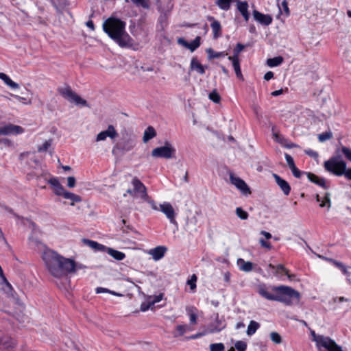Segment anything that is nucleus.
Wrapping results in <instances>:
<instances>
[{"label": "nucleus", "mask_w": 351, "mask_h": 351, "mask_svg": "<svg viewBox=\"0 0 351 351\" xmlns=\"http://www.w3.org/2000/svg\"><path fill=\"white\" fill-rule=\"evenodd\" d=\"M24 130L19 125L8 124L0 127V135L19 134L23 133Z\"/></svg>", "instance_id": "f8f14e48"}, {"label": "nucleus", "mask_w": 351, "mask_h": 351, "mask_svg": "<svg viewBox=\"0 0 351 351\" xmlns=\"http://www.w3.org/2000/svg\"><path fill=\"white\" fill-rule=\"evenodd\" d=\"M51 145V140L46 141L41 146L38 148L39 152L47 151Z\"/></svg>", "instance_id": "864d4df0"}, {"label": "nucleus", "mask_w": 351, "mask_h": 351, "mask_svg": "<svg viewBox=\"0 0 351 351\" xmlns=\"http://www.w3.org/2000/svg\"><path fill=\"white\" fill-rule=\"evenodd\" d=\"M176 150L168 141L161 147H156L152 151V156L154 158L170 159L175 157Z\"/></svg>", "instance_id": "6e6552de"}, {"label": "nucleus", "mask_w": 351, "mask_h": 351, "mask_svg": "<svg viewBox=\"0 0 351 351\" xmlns=\"http://www.w3.org/2000/svg\"><path fill=\"white\" fill-rule=\"evenodd\" d=\"M330 194L329 193H326L323 197H321L319 195H316V200L317 202H319V206L326 207L328 210L331 207V202H330Z\"/></svg>", "instance_id": "4be33fe9"}, {"label": "nucleus", "mask_w": 351, "mask_h": 351, "mask_svg": "<svg viewBox=\"0 0 351 351\" xmlns=\"http://www.w3.org/2000/svg\"><path fill=\"white\" fill-rule=\"evenodd\" d=\"M236 214L238 217H239L242 220H245L248 218V213L243 210L241 207H238L236 208Z\"/></svg>", "instance_id": "79ce46f5"}, {"label": "nucleus", "mask_w": 351, "mask_h": 351, "mask_svg": "<svg viewBox=\"0 0 351 351\" xmlns=\"http://www.w3.org/2000/svg\"><path fill=\"white\" fill-rule=\"evenodd\" d=\"M285 157L289 169L295 166L294 160L289 154H285Z\"/></svg>", "instance_id": "4d7b16f0"}, {"label": "nucleus", "mask_w": 351, "mask_h": 351, "mask_svg": "<svg viewBox=\"0 0 351 351\" xmlns=\"http://www.w3.org/2000/svg\"><path fill=\"white\" fill-rule=\"evenodd\" d=\"M0 79L2 80L4 83L12 89H16L19 88V85L12 81L9 76L3 73H0Z\"/></svg>", "instance_id": "c756f323"}, {"label": "nucleus", "mask_w": 351, "mask_h": 351, "mask_svg": "<svg viewBox=\"0 0 351 351\" xmlns=\"http://www.w3.org/2000/svg\"><path fill=\"white\" fill-rule=\"evenodd\" d=\"M58 92L61 96L71 103L83 106H88L87 101L77 95L69 85H64L58 88Z\"/></svg>", "instance_id": "423d86ee"}, {"label": "nucleus", "mask_w": 351, "mask_h": 351, "mask_svg": "<svg viewBox=\"0 0 351 351\" xmlns=\"http://www.w3.org/2000/svg\"><path fill=\"white\" fill-rule=\"evenodd\" d=\"M270 338L271 340L276 344H280L282 342L281 336L276 332H271Z\"/></svg>", "instance_id": "09e8293b"}, {"label": "nucleus", "mask_w": 351, "mask_h": 351, "mask_svg": "<svg viewBox=\"0 0 351 351\" xmlns=\"http://www.w3.org/2000/svg\"><path fill=\"white\" fill-rule=\"evenodd\" d=\"M281 5H282L285 12L286 13V14L289 15V9L288 7V3L286 1V0L282 1Z\"/></svg>", "instance_id": "69168bd1"}, {"label": "nucleus", "mask_w": 351, "mask_h": 351, "mask_svg": "<svg viewBox=\"0 0 351 351\" xmlns=\"http://www.w3.org/2000/svg\"><path fill=\"white\" fill-rule=\"evenodd\" d=\"M0 278L1 280V284L2 285V286H5V287H3V289L4 290L5 292L9 293L12 290V287L11 284L8 282V280L4 276V274H3V276H0Z\"/></svg>", "instance_id": "4c0bfd02"}, {"label": "nucleus", "mask_w": 351, "mask_h": 351, "mask_svg": "<svg viewBox=\"0 0 351 351\" xmlns=\"http://www.w3.org/2000/svg\"><path fill=\"white\" fill-rule=\"evenodd\" d=\"M324 167L326 171L337 176H341L346 170V163L341 156H335L325 161Z\"/></svg>", "instance_id": "20e7f679"}, {"label": "nucleus", "mask_w": 351, "mask_h": 351, "mask_svg": "<svg viewBox=\"0 0 351 351\" xmlns=\"http://www.w3.org/2000/svg\"><path fill=\"white\" fill-rule=\"evenodd\" d=\"M178 44L182 45L183 47L189 49V43L186 40H185L184 38H178Z\"/></svg>", "instance_id": "338daca9"}, {"label": "nucleus", "mask_w": 351, "mask_h": 351, "mask_svg": "<svg viewBox=\"0 0 351 351\" xmlns=\"http://www.w3.org/2000/svg\"><path fill=\"white\" fill-rule=\"evenodd\" d=\"M343 176H345V177L348 179V180H351V168L350 169H347L346 167V170H344V173L343 174Z\"/></svg>", "instance_id": "774afa93"}, {"label": "nucleus", "mask_w": 351, "mask_h": 351, "mask_svg": "<svg viewBox=\"0 0 351 351\" xmlns=\"http://www.w3.org/2000/svg\"><path fill=\"white\" fill-rule=\"evenodd\" d=\"M190 330V328L186 324L178 325L176 328V331L173 332V337H178L182 336L185 332Z\"/></svg>", "instance_id": "473e14b6"}, {"label": "nucleus", "mask_w": 351, "mask_h": 351, "mask_svg": "<svg viewBox=\"0 0 351 351\" xmlns=\"http://www.w3.org/2000/svg\"><path fill=\"white\" fill-rule=\"evenodd\" d=\"M283 58L282 56H277L273 58L267 60V64L270 67L278 66L283 62Z\"/></svg>", "instance_id": "72a5a7b5"}, {"label": "nucleus", "mask_w": 351, "mask_h": 351, "mask_svg": "<svg viewBox=\"0 0 351 351\" xmlns=\"http://www.w3.org/2000/svg\"><path fill=\"white\" fill-rule=\"evenodd\" d=\"M237 265L241 271L250 272L253 269V263L250 261H245L243 258L237 260Z\"/></svg>", "instance_id": "a878e982"}, {"label": "nucleus", "mask_w": 351, "mask_h": 351, "mask_svg": "<svg viewBox=\"0 0 351 351\" xmlns=\"http://www.w3.org/2000/svg\"><path fill=\"white\" fill-rule=\"evenodd\" d=\"M259 327L260 324L258 322L253 320L250 321L246 331L247 335L248 336H252L256 332V331L259 328Z\"/></svg>", "instance_id": "f704fd0d"}, {"label": "nucleus", "mask_w": 351, "mask_h": 351, "mask_svg": "<svg viewBox=\"0 0 351 351\" xmlns=\"http://www.w3.org/2000/svg\"><path fill=\"white\" fill-rule=\"evenodd\" d=\"M208 19L212 21L210 27L213 32V38H218L221 36V26L220 23L213 16L208 17Z\"/></svg>", "instance_id": "412c9836"}, {"label": "nucleus", "mask_w": 351, "mask_h": 351, "mask_svg": "<svg viewBox=\"0 0 351 351\" xmlns=\"http://www.w3.org/2000/svg\"><path fill=\"white\" fill-rule=\"evenodd\" d=\"M234 348L237 351H245L247 343L243 341H237L234 344Z\"/></svg>", "instance_id": "3c124183"}, {"label": "nucleus", "mask_w": 351, "mask_h": 351, "mask_svg": "<svg viewBox=\"0 0 351 351\" xmlns=\"http://www.w3.org/2000/svg\"><path fill=\"white\" fill-rule=\"evenodd\" d=\"M48 183L51 184L56 195L61 196L62 193H64L65 189L60 184L58 178H52L50 180H49Z\"/></svg>", "instance_id": "6ab92c4d"}, {"label": "nucleus", "mask_w": 351, "mask_h": 351, "mask_svg": "<svg viewBox=\"0 0 351 351\" xmlns=\"http://www.w3.org/2000/svg\"><path fill=\"white\" fill-rule=\"evenodd\" d=\"M61 196H63L65 199H71L73 202L71 204V206L74 205V202H80L82 200L79 195L69 192L66 190L64 191V193H62Z\"/></svg>", "instance_id": "2f4dec72"}, {"label": "nucleus", "mask_w": 351, "mask_h": 351, "mask_svg": "<svg viewBox=\"0 0 351 351\" xmlns=\"http://www.w3.org/2000/svg\"><path fill=\"white\" fill-rule=\"evenodd\" d=\"M206 52L208 54L209 58H221V57H224L227 55V53H225L224 51L215 52L210 48L206 50Z\"/></svg>", "instance_id": "58836bf2"}, {"label": "nucleus", "mask_w": 351, "mask_h": 351, "mask_svg": "<svg viewBox=\"0 0 351 351\" xmlns=\"http://www.w3.org/2000/svg\"><path fill=\"white\" fill-rule=\"evenodd\" d=\"M332 137L331 132H323L318 135V139L320 142H324L327 140L330 139Z\"/></svg>", "instance_id": "c03bdc74"}, {"label": "nucleus", "mask_w": 351, "mask_h": 351, "mask_svg": "<svg viewBox=\"0 0 351 351\" xmlns=\"http://www.w3.org/2000/svg\"><path fill=\"white\" fill-rule=\"evenodd\" d=\"M224 345L222 343H211L210 345V351H223Z\"/></svg>", "instance_id": "49530a36"}, {"label": "nucleus", "mask_w": 351, "mask_h": 351, "mask_svg": "<svg viewBox=\"0 0 351 351\" xmlns=\"http://www.w3.org/2000/svg\"><path fill=\"white\" fill-rule=\"evenodd\" d=\"M308 179L315 184L322 187L323 189H328V186L326 184V180L323 178H319L312 173H306Z\"/></svg>", "instance_id": "aec40b11"}, {"label": "nucleus", "mask_w": 351, "mask_h": 351, "mask_svg": "<svg viewBox=\"0 0 351 351\" xmlns=\"http://www.w3.org/2000/svg\"><path fill=\"white\" fill-rule=\"evenodd\" d=\"M82 242L91 249L95 250V251H106V247L105 245L100 244L96 241L84 239L82 240Z\"/></svg>", "instance_id": "393cba45"}, {"label": "nucleus", "mask_w": 351, "mask_h": 351, "mask_svg": "<svg viewBox=\"0 0 351 351\" xmlns=\"http://www.w3.org/2000/svg\"><path fill=\"white\" fill-rule=\"evenodd\" d=\"M95 291L97 293H109L112 295H117V293L114 291H110V290H109L106 288H104V287H97V288H96Z\"/></svg>", "instance_id": "bf43d9fd"}, {"label": "nucleus", "mask_w": 351, "mask_h": 351, "mask_svg": "<svg viewBox=\"0 0 351 351\" xmlns=\"http://www.w3.org/2000/svg\"><path fill=\"white\" fill-rule=\"evenodd\" d=\"M230 182L234 185L242 193L247 195L250 193V190L246 183L240 178L236 176L233 173L230 174Z\"/></svg>", "instance_id": "9b49d317"}, {"label": "nucleus", "mask_w": 351, "mask_h": 351, "mask_svg": "<svg viewBox=\"0 0 351 351\" xmlns=\"http://www.w3.org/2000/svg\"><path fill=\"white\" fill-rule=\"evenodd\" d=\"M133 3L137 6H141L143 8H148L149 7V1L148 0H130Z\"/></svg>", "instance_id": "37998d69"}, {"label": "nucleus", "mask_w": 351, "mask_h": 351, "mask_svg": "<svg viewBox=\"0 0 351 351\" xmlns=\"http://www.w3.org/2000/svg\"><path fill=\"white\" fill-rule=\"evenodd\" d=\"M159 210L165 215L171 223L177 225L176 219V213L169 202H165L162 204H160Z\"/></svg>", "instance_id": "1a4fd4ad"}, {"label": "nucleus", "mask_w": 351, "mask_h": 351, "mask_svg": "<svg viewBox=\"0 0 351 351\" xmlns=\"http://www.w3.org/2000/svg\"><path fill=\"white\" fill-rule=\"evenodd\" d=\"M275 181L285 195H288L291 191L289 184L277 174H273Z\"/></svg>", "instance_id": "2eb2a0df"}, {"label": "nucleus", "mask_w": 351, "mask_h": 351, "mask_svg": "<svg viewBox=\"0 0 351 351\" xmlns=\"http://www.w3.org/2000/svg\"><path fill=\"white\" fill-rule=\"evenodd\" d=\"M341 151L343 154L345 155L346 158L350 161H351V149L346 147H343L341 148Z\"/></svg>", "instance_id": "13d9d810"}, {"label": "nucleus", "mask_w": 351, "mask_h": 351, "mask_svg": "<svg viewBox=\"0 0 351 351\" xmlns=\"http://www.w3.org/2000/svg\"><path fill=\"white\" fill-rule=\"evenodd\" d=\"M162 296H163L162 294H159L158 295H154L153 297H150L149 298V302L151 304L154 305L156 303L159 302L160 301L162 300Z\"/></svg>", "instance_id": "5fc2aeb1"}, {"label": "nucleus", "mask_w": 351, "mask_h": 351, "mask_svg": "<svg viewBox=\"0 0 351 351\" xmlns=\"http://www.w3.org/2000/svg\"><path fill=\"white\" fill-rule=\"evenodd\" d=\"M0 79L2 80L4 83L12 89H16L19 88V85L12 81L9 76L3 73H0Z\"/></svg>", "instance_id": "c85d7f7f"}, {"label": "nucleus", "mask_w": 351, "mask_h": 351, "mask_svg": "<svg viewBox=\"0 0 351 351\" xmlns=\"http://www.w3.org/2000/svg\"><path fill=\"white\" fill-rule=\"evenodd\" d=\"M143 199L144 201L147 202L151 206V207L152 208L153 210H159L160 206H158L156 203L151 197H149L147 194V197H144Z\"/></svg>", "instance_id": "de8ad7c7"}, {"label": "nucleus", "mask_w": 351, "mask_h": 351, "mask_svg": "<svg viewBox=\"0 0 351 351\" xmlns=\"http://www.w3.org/2000/svg\"><path fill=\"white\" fill-rule=\"evenodd\" d=\"M268 267L274 271V274L276 276H281L283 274L286 275L290 280H292L294 277V275L289 274V271L282 265H278L277 266H274L272 264H269Z\"/></svg>", "instance_id": "a211bd4d"}, {"label": "nucleus", "mask_w": 351, "mask_h": 351, "mask_svg": "<svg viewBox=\"0 0 351 351\" xmlns=\"http://www.w3.org/2000/svg\"><path fill=\"white\" fill-rule=\"evenodd\" d=\"M254 19L264 25H269L272 22V18L269 14H264L257 10L253 11Z\"/></svg>", "instance_id": "4468645a"}, {"label": "nucleus", "mask_w": 351, "mask_h": 351, "mask_svg": "<svg viewBox=\"0 0 351 351\" xmlns=\"http://www.w3.org/2000/svg\"><path fill=\"white\" fill-rule=\"evenodd\" d=\"M196 311L197 309L193 306L186 308V311L190 319V323L192 324H195L197 322Z\"/></svg>", "instance_id": "c9c22d12"}, {"label": "nucleus", "mask_w": 351, "mask_h": 351, "mask_svg": "<svg viewBox=\"0 0 351 351\" xmlns=\"http://www.w3.org/2000/svg\"><path fill=\"white\" fill-rule=\"evenodd\" d=\"M106 251L108 252V254H110L112 257H113L114 259L117 261H121L124 259L125 257V255L123 252L114 250L110 247H106Z\"/></svg>", "instance_id": "7c9ffc66"}, {"label": "nucleus", "mask_w": 351, "mask_h": 351, "mask_svg": "<svg viewBox=\"0 0 351 351\" xmlns=\"http://www.w3.org/2000/svg\"><path fill=\"white\" fill-rule=\"evenodd\" d=\"M210 332H219L226 328V324L224 321L219 319L217 315L215 322L210 325Z\"/></svg>", "instance_id": "b1692460"}, {"label": "nucleus", "mask_w": 351, "mask_h": 351, "mask_svg": "<svg viewBox=\"0 0 351 351\" xmlns=\"http://www.w3.org/2000/svg\"><path fill=\"white\" fill-rule=\"evenodd\" d=\"M104 31L121 47H130L134 40L125 32V23L121 20L110 17L103 23Z\"/></svg>", "instance_id": "7ed1b4c3"}, {"label": "nucleus", "mask_w": 351, "mask_h": 351, "mask_svg": "<svg viewBox=\"0 0 351 351\" xmlns=\"http://www.w3.org/2000/svg\"><path fill=\"white\" fill-rule=\"evenodd\" d=\"M133 192L136 195L137 197L141 198L147 197V189L145 186L137 178H134L132 180Z\"/></svg>", "instance_id": "9d476101"}, {"label": "nucleus", "mask_w": 351, "mask_h": 351, "mask_svg": "<svg viewBox=\"0 0 351 351\" xmlns=\"http://www.w3.org/2000/svg\"><path fill=\"white\" fill-rule=\"evenodd\" d=\"M228 60L232 61V66L237 77L239 79L243 80V76L242 75L241 70L240 68L239 59L236 58H228Z\"/></svg>", "instance_id": "cd10ccee"}, {"label": "nucleus", "mask_w": 351, "mask_h": 351, "mask_svg": "<svg viewBox=\"0 0 351 351\" xmlns=\"http://www.w3.org/2000/svg\"><path fill=\"white\" fill-rule=\"evenodd\" d=\"M244 49V45L241 43H237L236 47L234 49L233 53L234 55L232 56H229L228 58H239V54Z\"/></svg>", "instance_id": "a18cd8bd"}, {"label": "nucleus", "mask_w": 351, "mask_h": 351, "mask_svg": "<svg viewBox=\"0 0 351 351\" xmlns=\"http://www.w3.org/2000/svg\"><path fill=\"white\" fill-rule=\"evenodd\" d=\"M248 4L246 1H239L237 4V8L241 14L247 12Z\"/></svg>", "instance_id": "8fccbe9b"}, {"label": "nucleus", "mask_w": 351, "mask_h": 351, "mask_svg": "<svg viewBox=\"0 0 351 351\" xmlns=\"http://www.w3.org/2000/svg\"><path fill=\"white\" fill-rule=\"evenodd\" d=\"M232 0H216V5L223 10H228L230 8Z\"/></svg>", "instance_id": "e433bc0d"}, {"label": "nucleus", "mask_w": 351, "mask_h": 351, "mask_svg": "<svg viewBox=\"0 0 351 351\" xmlns=\"http://www.w3.org/2000/svg\"><path fill=\"white\" fill-rule=\"evenodd\" d=\"M312 335L319 351H343L341 348L330 338L322 335H316L314 331L312 332Z\"/></svg>", "instance_id": "39448f33"}, {"label": "nucleus", "mask_w": 351, "mask_h": 351, "mask_svg": "<svg viewBox=\"0 0 351 351\" xmlns=\"http://www.w3.org/2000/svg\"><path fill=\"white\" fill-rule=\"evenodd\" d=\"M75 178L73 176H69L67 178V186L69 188H73L75 186Z\"/></svg>", "instance_id": "680f3d73"}, {"label": "nucleus", "mask_w": 351, "mask_h": 351, "mask_svg": "<svg viewBox=\"0 0 351 351\" xmlns=\"http://www.w3.org/2000/svg\"><path fill=\"white\" fill-rule=\"evenodd\" d=\"M201 37L197 36L191 43H189V49L194 51L200 45Z\"/></svg>", "instance_id": "ea45409f"}, {"label": "nucleus", "mask_w": 351, "mask_h": 351, "mask_svg": "<svg viewBox=\"0 0 351 351\" xmlns=\"http://www.w3.org/2000/svg\"><path fill=\"white\" fill-rule=\"evenodd\" d=\"M333 264L338 267L344 275L348 276L349 272L348 271L347 267L343 265L342 263L337 261H332Z\"/></svg>", "instance_id": "a19ab883"}, {"label": "nucleus", "mask_w": 351, "mask_h": 351, "mask_svg": "<svg viewBox=\"0 0 351 351\" xmlns=\"http://www.w3.org/2000/svg\"><path fill=\"white\" fill-rule=\"evenodd\" d=\"M58 92L61 96L71 103L83 106H88L87 101L77 95L69 85H64L58 88Z\"/></svg>", "instance_id": "0eeeda50"}, {"label": "nucleus", "mask_w": 351, "mask_h": 351, "mask_svg": "<svg viewBox=\"0 0 351 351\" xmlns=\"http://www.w3.org/2000/svg\"><path fill=\"white\" fill-rule=\"evenodd\" d=\"M117 135V132H116L114 128L112 125H108L106 130L102 131L97 134L96 141H104L107 137H110V138L113 139L116 138Z\"/></svg>", "instance_id": "ddd939ff"}, {"label": "nucleus", "mask_w": 351, "mask_h": 351, "mask_svg": "<svg viewBox=\"0 0 351 351\" xmlns=\"http://www.w3.org/2000/svg\"><path fill=\"white\" fill-rule=\"evenodd\" d=\"M190 68L191 70H195L198 73L203 75L205 73V69L207 68V66L202 65L196 58H193L191 61Z\"/></svg>", "instance_id": "5701e85b"}, {"label": "nucleus", "mask_w": 351, "mask_h": 351, "mask_svg": "<svg viewBox=\"0 0 351 351\" xmlns=\"http://www.w3.org/2000/svg\"><path fill=\"white\" fill-rule=\"evenodd\" d=\"M196 281H197V276L195 274H193L191 276V278L187 281V285H189L190 286V288L191 289H194L196 287V284H195Z\"/></svg>", "instance_id": "6e6d98bb"}, {"label": "nucleus", "mask_w": 351, "mask_h": 351, "mask_svg": "<svg viewBox=\"0 0 351 351\" xmlns=\"http://www.w3.org/2000/svg\"><path fill=\"white\" fill-rule=\"evenodd\" d=\"M271 290L274 292V294L269 293L265 287L261 286L258 292L262 297L268 300L280 302L286 306L295 305L300 302V293L291 287L285 285L274 286L271 287Z\"/></svg>", "instance_id": "f03ea898"}, {"label": "nucleus", "mask_w": 351, "mask_h": 351, "mask_svg": "<svg viewBox=\"0 0 351 351\" xmlns=\"http://www.w3.org/2000/svg\"><path fill=\"white\" fill-rule=\"evenodd\" d=\"M167 250V248L166 247L160 245L149 250V254L152 256L154 261H159L165 256Z\"/></svg>", "instance_id": "dca6fc26"}, {"label": "nucleus", "mask_w": 351, "mask_h": 351, "mask_svg": "<svg viewBox=\"0 0 351 351\" xmlns=\"http://www.w3.org/2000/svg\"><path fill=\"white\" fill-rule=\"evenodd\" d=\"M43 259L48 271L58 278L83 268L82 265L77 264L73 260L65 258L50 249L43 252Z\"/></svg>", "instance_id": "f257e3e1"}, {"label": "nucleus", "mask_w": 351, "mask_h": 351, "mask_svg": "<svg viewBox=\"0 0 351 351\" xmlns=\"http://www.w3.org/2000/svg\"><path fill=\"white\" fill-rule=\"evenodd\" d=\"M156 136V132L152 126L147 127L143 133V141L146 143Z\"/></svg>", "instance_id": "bb28decb"}, {"label": "nucleus", "mask_w": 351, "mask_h": 351, "mask_svg": "<svg viewBox=\"0 0 351 351\" xmlns=\"http://www.w3.org/2000/svg\"><path fill=\"white\" fill-rule=\"evenodd\" d=\"M291 171L294 177L299 178L301 177V175L302 174V172L300 171L295 165L294 167H291Z\"/></svg>", "instance_id": "052dcab7"}, {"label": "nucleus", "mask_w": 351, "mask_h": 351, "mask_svg": "<svg viewBox=\"0 0 351 351\" xmlns=\"http://www.w3.org/2000/svg\"><path fill=\"white\" fill-rule=\"evenodd\" d=\"M120 148L125 152L130 151L136 145V139L134 137L129 136L123 138L122 141L119 143Z\"/></svg>", "instance_id": "f3484780"}, {"label": "nucleus", "mask_w": 351, "mask_h": 351, "mask_svg": "<svg viewBox=\"0 0 351 351\" xmlns=\"http://www.w3.org/2000/svg\"><path fill=\"white\" fill-rule=\"evenodd\" d=\"M304 152L309 156L313 157L314 158H317L318 157V153L312 149H306Z\"/></svg>", "instance_id": "0e129e2a"}, {"label": "nucleus", "mask_w": 351, "mask_h": 351, "mask_svg": "<svg viewBox=\"0 0 351 351\" xmlns=\"http://www.w3.org/2000/svg\"><path fill=\"white\" fill-rule=\"evenodd\" d=\"M274 136L275 140H276L277 142H278V143H280V144H282V145L285 144V141H286V140H285V138L283 136H282L281 135H280V134H277V133H274Z\"/></svg>", "instance_id": "e2e57ef3"}, {"label": "nucleus", "mask_w": 351, "mask_h": 351, "mask_svg": "<svg viewBox=\"0 0 351 351\" xmlns=\"http://www.w3.org/2000/svg\"><path fill=\"white\" fill-rule=\"evenodd\" d=\"M209 99L212 100L215 103H219L220 101V96L215 91L213 90L209 94Z\"/></svg>", "instance_id": "603ef678"}]
</instances>
